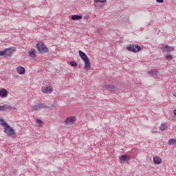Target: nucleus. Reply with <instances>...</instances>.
<instances>
[{
  "mask_svg": "<svg viewBox=\"0 0 176 176\" xmlns=\"http://www.w3.org/2000/svg\"><path fill=\"white\" fill-rule=\"evenodd\" d=\"M94 2L95 3H98V2H100V3H105V2H107V0H94Z\"/></svg>",
  "mask_w": 176,
  "mask_h": 176,
  "instance_id": "24",
  "label": "nucleus"
},
{
  "mask_svg": "<svg viewBox=\"0 0 176 176\" xmlns=\"http://www.w3.org/2000/svg\"><path fill=\"white\" fill-rule=\"evenodd\" d=\"M84 19H85L86 20H89V16L88 15L85 16H84Z\"/></svg>",
  "mask_w": 176,
  "mask_h": 176,
  "instance_id": "31",
  "label": "nucleus"
},
{
  "mask_svg": "<svg viewBox=\"0 0 176 176\" xmlns=\"http://www.w3.org/2000/svg\"><path fill=\"white\" fill-rule=\"evenodd\" d=\"M173 113H174V115H175V116H176V109H175V110L173 111Z\"/></svg>",
  "mask_w": 176,
  "mask_h": 176,
  "instance_id": "34",
  "label": "nucleus"
},
{
  "mask_svg": "<svg viewBox=\"0 0 176 176\" xmlns=\"http://www.w3.org/2000/svg\"><path fill=\"white\" fill-rule=\"evenodd\" d=\"M103 90H109V91H116L117 88L113 85H104L103 86Z\"/></svg>",
  "mask_w": 176,
  "mask_h": 176,
  "instance_id": "9",
  "label": "nucleus"
},
{
  "mask_svg": "<svg viewBox=\"0 0 176 176\" xmlns=\"http://www.w3.org/2000/svg\"><path fill=\"white\" fill-rule=\"evenodd\" d=\"M168 145H176V139H170L168 142Z\"/></svg>",
  "mask_w": 176,
  "mask_h": 176,
  "instance_id": "22",
  "label": "nucleus"
},
{
  "mask_svg": "<svg viewBox=\"0 0 176 176\" xmlns=\"http://www.w3.org/2000/svg\"><path fill=\"white\" fill-rule=\"evenodd\" d=\"M98 8L100 9V8H103L104 5L103 4H98Z\"/></svg>",
  "mask_w": 176,
  "mask_h": 176,
  "instance_id": "30",
  "label": "nucleus"
},
{
  "mask_svg": "<svg viewBox=\"0 0 176 176\" xmlns=\"http://www.w3.org/2000/svg\"><path fill=\"white\" fill-rule=\"evenodd\" d=\"M79 55H80V57L82 58V60H83V61H85L86 60L89 59V57H87V55H86V54L82 51H79Z\"/></svg>",
  "mask_w": 176,
  "mask_h": 176,
  "instance_id": "13",
  "label": "nucleus"
},
{
  "mask_svg": "<svg viewBox=\"0 0 176 176\" xmlns=\"http://www.w3.org/2000/svg\"><path fill=\"white\" fill-rule=\"evenodd\" d=\"M157 2H160V3H162L163 0H157Z\"/></svg>",
  "mask_w": 176,
  "mask_h": 176,
  "instance_id": "33",
  "label": "nucleus"
},
{
  "mask_svg": "<svg viewBox=\"0 0 176 176\" xmlns=\"http://www.w3.org/2000/svg\"><path fill=\"white\" fill-rule=\"evenodd\" d=\"M0 56H5V51H0Z\"/></svg>",
  "mask_w": 176,
  "mask_h": 176,
  "instance_id": "29",
  "label": "nucleus"
},
{
  "mask_svg": "<svg viewBox=\"0 0 176 176\" xmlns=\"http://www.w3.org/2000/svg\"><path fill=\"white\" fill-rule=\"evenodd\" d=\"M69 64L72 65V67H76V65H78V63H76L75 61H70Z\"/></svg>",
  "mask_w": 176,
  "mask_h": 176,
  "instance_id": "27",
  "label": "nucleus"
},
{
  "mask_svg": "<svg viewBox=\"0 0 176 176\" xmlns=\"http://www.w3.org/2000/svg\"><path fill=\"white\" fill-rule=\"evenodd\" d=\"M32 111H39V103H37L35 105H33L32 107Z\"/></svg>",
  "mask_w": 176,
  "mask_h": 176,
  "instance_id": "23",
  "label": "nucleus"
},
{
  "mask_svg": "<svg viewBox=\"0 0 176 176\" xmlns=\"http://www.w3.org/2000/svg\"><path fill=\"white\" fill-rule=\"evenodd\" d=\"M41 91L46 94H52V93H53V87H52V85H50V82L43 81Z\"/></svg>",
  "mask_w": 176,
  "mask_h": 176,
  "instance_id": "1",
  "label": "nucleus"
},
{
  "mask_svg": "<svg viewBox=\"0 0 176 176\" xmlns=\"http://www.w3.org/2000/svg\"><path fill=\"white\" fill-rule=\"evenodd\" d=\"M165 58H166V60H173V56H171V55H166V56H165Z\"/></svg>",
  "mask_w": 176,
  "mask_h": 176,
  "instance_id": "28",
  "label": "nucleus"
},
{
  "mask_svg": "<svg viewBox=\"0 0 176 176\" xmlns=\"http://www.w3.org/2000/svg\"><path fill=\"white\" fill-rule=\"evenodd\" d=\"M36 124H37V126H38V127H41L42 126V120H36Z\"/></svg>",
  "mask_w": 176,
  "mask_h": 176,
  "instance_id": "25",
  "label": "nucleus"
},
{
  "mask_svg": "<svg viewBox=\"0 0 176 176\" xmlns=\"http://www.w3.org/2000/svg\"><path fill=\"white\" fill-rule=\"evenodd\" d=\"M16 72L19 75H24V74H25V69H24V67H18L16 68Z\"/></svg>",
  "mask_w": 176,
  "mask_h": 176,
  "instance_id": "12",
  "label": "nucleus"
},
{
  "mask_svg": "<svg viewBox=\"0 0 176 176\" xmlns=\"http://www.w3.org/2000/svg\"><path fill=\"white\" fill-rule=\"evenodd\" d=\"M47 107H46L45 104L43 103L39 104V106H38L39 109H43L44 108H47Z\"/></svg>",
  "mask_w": 176,
  "mask_h": 176,
  "instance_id": "26",
  "label": "nucleus"
},
{
  "mask_svg": "<svg viewBox=\"0 0 176 176\" xmlns=\"http://www.w3.org/2000/svg\"><path fill=\"white\" fill-rule=\"evenodd\" d=\"M166 129H168V124L167 123L162 124L160 126V130H161V131H164Z\"/></svg>",
  "mask_w": 176,
  "mask_h": 176,
  "instance_id": "19",
  "label": "nucleus"
},
{
  "mask_svg": "<svg viewBox=\"0 0 176 176\" xmlns=\"http://www.w3.org/2000/svg\"><path fill=\"white\" fill-rule=\"evenodd\" d=\"M16 52V47H11L10 48H7L4 50V56L6 57H9L12 56V53H14Z\"/></svg>",
  "mask_w": 176,
  "mask_h": 176,
  "instance_id": "5",
  "label": "nucleus"
},
{
  "mask_svg": "<svg viewBox=\"0 0 176 176\" xmlns=\"http://www.w3.org/2000/svg\"><path fill=\"white\" fill-rule=\"evenodd\" d=\"M4 130L6 133H14V130H13V128L10 127L9 124H7L6 127H4Z\"/></svg>",
  "mask_w": 176,
  "mask_h": 176,
  "instance_id": "15",
  "label": "nucleus"
},
{
  "mask_svg": "<svg viewBox=\"0 0 176 176\" xmlns=\"http://www.w3.org/2000/svg\"><path fill=\"white\" fill-rule=\"evenodd\" d=\"M8 96V91L5 89H0V97L5 98V97Z\"/></svg>",
  "mask_w": 176,
  "mask_h": 176,
  "instance_id": "14",
  "label": "nucleus"
},
{
  "mask_svg": "<svg viewBox=\"0 0 176 176\" xmlns=\"http://www.w3.org/2000/svg\"><path fill=\"white\" fill-rule=\"evenodd\" d=\"M153 163L154 164H160L162 163V158L156 156L153 157Z\"/></svg>",
  "mask_w": 176,
  "mask_h": 176,
  "instance_id": "16",
  "label": "nucleus"
},
{
  "mask_svg": "<svg viewBox=\"0 0 176 176\" xmlns=\"http://www.w3.org/2000/svg\"><path fill=\"white\" fill-rule=\"evenodd\" d=\"M150 76H153V78H157V75H159V72L155 69H152L148 72Z\"/></svg>",
  "mask_w": 176,
  "mask_h": 176,
  "instance_id": "11",
  "label": "nucleus"
},
{
  "mask_svg": "<svg viewBox=\"0 0 176 176\" xmlns=\"http://www.w3.org/2000/svg\"><path fill=\"white\" fill-rule=\"evenodd\" d=\"M72 20H82V16L80 15H72Z\"/></svg>",
  "mask_w": 176,
  "mask_h": 176,
  "instance_id": "21",
  "label": "nucleus"
},
{
  "mask_svg": "<svg viewBox=\"0 0 176 176\" xmlns=\"http://www.w3.org/2000/svg\"><path fill=\"white\" fill-rule=\"evenodd\" d=\"M173 96L176 98V91H173L172 93Z\"/></svg>",
  "mask_w": 176,
  "mask_h": 176,
  "instance_id": "32",
  "label": "nucleus"
},
{
  "mask_svg": "<svg viewBox=\"0 0 176 176\" xmlns=\"http://www.w3.org/2000/svg\"><path fill=\"white\" fill-rule=\"evenodd\" d=\"M12 109H16V108L12 107L10 105L5 104L0 106V111L5 112V111H12Z\"/></svg>",
  "mask_w": 176,
  "mask_h": 176,
  "instance_id": "8",
  "label": "nucleus"
},
{
  "mask_svg": "<svg viewBox=\"0 0 176 176\" xmlns=\"http://www.w3.org/2000/svg\"><path fill=\"white\" fill-rule=\"evenodd\" d=\"M161 50H162V52L170 53V52H174V47H173L170 45H162Z\"/></svg>",
  "mask_w": 176,
  "mask_h": 176,
  "instance_id": "6",
  "label": "nucleus"
},
{
  "mask_svg": "<svg viewBox=\"0 0 176 176\" xmlns=\"http://www.w3.org/2000/svg\"><path fill=\"white\" fill-rule=\"evenodd\" d=\"M28 56H30L31 57V58H35V57H36V54L35 52V50L29 51Z\"/></svg>",
  "mask_w": 176,
  "mask_h": 176,
  "instance_id": "17",
  "label": "nucleus"
},
{
  "mask_svg": "<svg viewBox=\"0 0 176 176\" xmlns=\"http://www.w3.org/2000/svg\"><path fill=\"white\" fill-rule=\"evenodd\" d=\"M7 137H9V138H12V140H14L17 138V133H7Z\"/></svg>",
  "mask_w": 176,
  "mask_h": 176,
  "instance_id": "18",
  "label": "nucleus"
},
{
  "mask_svg": "<svg viewBox=\"0 0 176 176\" xmlns=\"http://www.w3.org/2000/svg\"><path fill=\"white\" fill-rule=\"evenodd\" d=\"M75 123H76V117L75 116H69L65 120L64 122V124L70 127L75 126Z\"/></svg>",
  "mask_w": 176,
  "mask_h": 176,
  "instance_id": "2",
  "label": "nucleus"
},
{
  "mask_svg": "<svg viewBox=\"0 0 176 176\" xmlns=\"http://www.w3.org/2000/svg\"><path fill=\"white\" fill-rule=\"evenodd\" d=\"M131 157L129 155H122L120 157V162L121 164L127 163L130 160Z\"/></svg>",
  "mask_w": 176,
  "mask_h": 176,
  "instance_id": "7",
  "label": "nucleus"
},
{
  "mask_svg": "<svg viewBox=\"0 0 176 176\" xmlns=\"http://www.w3.org/2000/svg\"><path fill=\"white\" fill-rule=\"evenodd\" d=\"M127 50L129 52H133V53H137L141 50V47L140 45H131L126 47Z\"/></svg>",
  "mask_w": 176,
  "mask_h": 176,
  "instance_id": "4",
  "label": "nucleus"
},
{
  "mask_svg": "<svg viewBox=\"0 0 176 176\" xmlns=\"http://www.w3.org/2000/svg\"><path fill=\"white\" fill-rule=\"evenodd\" d=\"M36 46L38 52H41V53H47L49 50L47 47H46V46H45V45H43V43L42 42H38Z\"/></svg>",
  "mask_w": 176,
  "mask_h": 176,
  "instance_id": "3",
  "label": "nucleus"
},
{
  "mask_svg": "<svg viewBox=\"0 0 176 176\" xmlns=\"http://www.w3.org/2000/svg\"><path fill=\"white\" fill-rule=\"evenodd\" d=\"M84 62H85V66H84L85 69H90L91 67V63H90V60L88 58L84 60Z\"/></svg>",
  "mask_w": 176,
  "mask_h": 176,
  "instance_id": "10",
  "label": "nucleus"
},
{
  "mask_svg": "<svg viewBox=\"0 0 176 176\" xmlns=\"http://www.w3.org/2000/svg\"><path fill=\"white\" fill-rule=\"evenodd\" d=\"M0 122L2 127H6V126H8V123L2 118V117H0Z\"/></svg>",
  "mask_w": 176,
  "mask_h": 176,
  "instance_id": "20",
  "label": "nucleus"
}]
</instances>
